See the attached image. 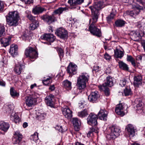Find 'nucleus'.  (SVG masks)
<instances>
[{
	"label": "nucleus",
	"instance_id": "obj_32",
	"mask_svg": "<svg viewBox=\"0 0 145 145\" xmlns=\"http://www.w3.org/2000/svg\"><path fill=\"white\" fill-rule=\"evenodd\" d=\"M119 66L120 68L122 70L127 71L129 70L128 65L122 61H120L118 62Z\"/></svg>",
	"mask_w": 145,
	"mask_h": 145
},
{
	"label": "nucleus",
	"instance_id": "obj_29",
	"mask_svg": "<svg viewBox=\"0 0 145 145\" xmlns=\"http://www.w3.org/2000/svg\"><path fill=\"white\" fill-rule=\"evenodd\" d=\"M135 102L136 104V107L137 108L136 110L138 112L141 110L142 108L143 104L141 99L140 98L136 99L135 100Z\"/></svg>",
	"mask_w": 145,
	"mask_h": 145
},
{
	"label": "nucleus",
	"instance_id": "obj_50",
	"mask_svg": "<svg viewBox=\"0 0 145 145\" xmlns=\"http://www.w3.org/2000/svg\"><path fill=\"white\" fill-rule=\"evenodd\" d=\"M13 118L14 121L15 123H17L19 122L20 119L17 114L16 113H15Z\"/></svg>",
	"mask_w": 145,
	"mask_h": 145
},
{
	"label": "nucleus",
	"instance_id": "obj_48",
	"mask_svg": "<svg viewBox=\"0 0 145 145\" xmlns=\"http://www.w3.org/2000/svg\"><path fill=\"white\" fill-rule=\"evenodd\" d=\"M46 116V114L45 113L38 114H37V118L40 120L44 119Z\"/></svg>",
	"mask_w": 145,
	"mask_h": 145
},
{
	"label": "nucleus",
	"instance_id": "obj_9",
	"mask_svg": "<svg viewBox=\"0 0 145 145\" xmlns=\"http://www.w3.org/2000/svg\"><path fill=\"white\" fill-rule=\"evenodd\" d=\"M133 8H134L133 10L127 12V14L132 16H133L134 15L138 14L140 11V10L142 9V7L137 4L135 5L133 4Z\"/></svg>",
	"mask_w": 145,
	"mask_h": 145
},
{
	"label": "nucleus",
	"instance_id": "obj_1",
	"mask_svg": "<svg viewBox=\"0 0 145 145\" xmlns=\"http://www.w3.org/2000/svg\"><path fill=\"white\" fill-rule=\"evenodd\" d=\"M6 22L10 26L15 27L18 24L20 19L19 13L16 11L10 12L6 16Z\"/></svg>",
	"mask_w": 145,
	"mask_h": 145
},
{
	"label": "nucleus",
	"instance_id": "obj_14",
	"mask_svg": "<svg viewBox=\"0 0 145 145\" xmlns=\"http://www.w3.org/2000/svg\"><path fill=\"white\" fill-rule=\"evenodd\" d=\"M62 113L65 118L68 119L72 117V112L67 106L62 109Z\"/></svg>",
	"mask_w": 145,
	"mask_h": 145
},
{
	"label": "nucleus",
	"instance_id": "obj_15",
	"mask_svg": "<svg viewBox=\"0 0 145 145\" xmlns=\"http://www.w3.org/2000/svg\"><path fill=\"white\" fill-rule=\"evenodd\" d=\"M41 38L43 40H46L50 42H53L56 39L55 37L51 34H44L41 36Z\"/></svg>",
	"mask_w": 145,
	"mask_h": 145
},
{
	"label": "nucleus",
	"instance_id": "obj_13",
	"mask_svg": "<svg viewBox=\"0 0 145 145\" xmlns=\"http://www.w3.org/2000/svg\"><path fill=\"white\" fill-rule=\"evenodd\" d=\"M113 81V78L110 76H108L106 77L105 83L103 84L102 85H100V87L101 88H104V86L111 87L114 85Z\"/></svg>",
	"mask_w": 145,
	"mask_h": 145
},
{
	"label": "nucleus",
	"instance_id": "obj_51",
	"mask_svg": "<svg viewBox=\"0 0 145 145\" xmlns=\"http://www.w3.org/2000/svg\"><path fill=\"white\" fill-rule=\"evenodd\" d=\"M124 105L125 104L124 103H119L116 105V107L118 108L119 109L123 110Z\"/></svg>",
	"mask_w": 145,
	"mask_h": 145
},
{
	"label": "nucleus",
	"instance_id": "obj_16",
	"mask_svg": "<svg viewBox=\"0 0 145 145\" xmlns=\"http://www.w3.org/2000/svg\"><path fill=\"white\" fill-rule=\"evenodd\" d=\"M24 66L21 64L18 63L16 64L14 68L13 71L17 75H20L24 68Z\"/></svg>",
	"mask_w": 145,
	"mask_h": 145
},
{
	"label": "nucleus",
	"instance_id": "obj_62",
	"mask_svg": "<svg viewBox=\"0 0 145 145\" xmlns=\"http://www.w3.org/2000/svg\"><path fill=\"white\" fill-rule=\"evenodd\" d=\"M84 105L83 103L81 102L80 103H79V107L81 108H82L83 107H84Z\"/></svg>",
	"mask_w": 145,
	"mask_h": 145
},
{
	"label": "nucleus",
	"instance_id": "obj_25",
	"mask_svg": "<svg viewBox=\"0 0 145 145\" xmlns=\"http://www.w3.org/2000/svg\"><path fill=\"white\" fill-rule=\"evenodd\" d=\"M72 122L73 125L76 131H78L80 125V121L78 118H72Z\"/></svg>",
	"mask_w": 145,
	"mask_h": 145
},
{
	"label": "nucleus",
	"instance_id": "obj_64",
	"mask_svg": "<svg viewBox=\"0 0 145 145\" xmlns=\"http://www.w3.org/2000/svg\"><path fill=\"white\" fill-rule=\"evenodd\" d=\"M75 145H84L83 144H82L80 142H77L75 143Z\"/></svg>",
	"mask_w": 145,
	"mask_h": 145
},
{
	"label": "nucleus",
	"instance_id": "obj_24",
	"mask_svg": "<svg viewBox=\"0 0 145 145\" xmlns=\"http://www.w3.org/2000/svg\"><path fill=\"white\" fill-rule=\"evenodd\" d=\"M11 37L9 36L8 38H3L0 39V41L2 46L6 47L10 44Z\"/></svg>",
	"mask_w": 145,
	"mask_h": 145
},
{
	"label": "nucleus",
	"instance_id": "obj_17",
	"mask_svg": "<svg viewBox=\"0 0 145 145\" xmlns=\"http://www.w3.org/2000/svg\"><path fill=\"white\" fill-rule=\"evenodd\" d=\"M98 91H96L91 92L88 96V100L91 102L95 103L98 97Z\"/></svg>",
	"mask_w": 145,
	"mask_h": 145
},
{
	"label": "nucleus",
	"instance_id": "obj_21",
	"mask_svg": "<svg viewBox=\"0 0 145 145\" xmlns=\"http://www.w3.org/2000/svg\"><path fill=\"white\" fill-rule=\"evenodd\" d=\"M133 83L135 86L138 87L142 84V77L140 75H136L134 77Z\"/></svg>",
	"mask_w": 145,
	"mask_h": 145
},
{
	"label": "nucleus",
	"instance_id": "obj_2",
	"mask_svg": "<svg viewBox=\"0 0 145 145\" xmlns=\"http://www.w3.org/2000/svg\"><path fill=\"white\" fill-rule=\"evenodd\" d=\"M89 78V76L86 73H83L80 75L77 80L76 86L80 89H84L86 87V83Z\"/></svg>",
	"mask_w": 145,
	"mask_h": 145
},
{
	"label": "nucleus",
	"instance_id": "obj_53",
	"mask_svg": "<svg viewBox=\"0 0 145 145\" xmlns=\"http://www.w3.org/2000/svg\"><path fill=\"white\" fill-rule=\"evenodd\" d=\"M25 4H30L33 2V0H20Z\"/></svg>",
	"mask_w": 145,
	"mask_h": 145
},
{
	"label": "nucleus",
	"instance_id": "obj_18",
	"mask_svg": "<svg viewBox=\"0 0 145 145\" xmlns=\"http://www.w3.org/2000/svg\"><path fill=\"white\" fill-rule=\"evenodd\" d=\"M107 115L108 113L106 110L101 109L98 114V116L100 120L105 121L107 120Z\"/></svg>",
	"mask_w": 145,
	"mask_h": 145
},
{
	"label": "nucleus",
	"instance_id": "obj_3",
	"mask_svg": "<svg viewBox=\"0 0 145 145\" xmlns=\"http://www.w3.org/2000/svg\"><path fill=\"white\" fill-rule=\"evenodd\" d=\"M96 19V20L92 18V19H90L89 24L90 25L89 26V30L93 35L99 37L101 36L102 34L101 30L95 25V24L97 22L98 18Z\"/></svg>",
	"mask_w": 145,
	"mask_h": 145
},
{
	"label": "nucleus",
	"instance_id": "obj_45",
	"mask_svg": "<svg viewBox=\"0 0 145 145\" xmlns=\"http://www.w3.org/2000/svg\"><path fill=\"white\" fill-rule=\"evenodd\" d=\"M22 37L23 40L25 41H29L31 38V37L29 35V33H24Z\"/></svg>",
	"mask_w": 145,
	"mask_h": 145
},
{
	"label": "nucleus",
	"instance_id": "obj_39",
	"mask_svg": "<svg viewBox=\"0 0 145 145\" xmlns=\"http://www.w3.org/2000/svg\"><path fill=\"white\" fill-rule=\"evenodd\" d=\"M10 94L11 96L14 98L16 97H18L19 94L17 92L13 87H11L10 89Z\"/></svg>",
	"mask_w": 145,
	"mask_h": 145
},
{
	"label": "nucleus",
	"instance_id": "obj_52",
	"mask_svg": "<svg viewBox=\"0 0 145 145\" xmlns=\"http://www.w3.org/2000/svg\"><path fill=\"white\" fill-rule=\"evenodd\" d=\"M100 70L101 69L99 66H95L93 67V71H95V72L96 73L100 71Z\"/></svg>",
	"mask_w": 145,
	"mask_h": 145
},
{
	"label": "nucleus",
	"instance_id": "obj_28",
	"mask_svg": "<svg viewBox=\"0 0 145 145\" xmlns=\"http://www.w3.org/2000/svg\"><path fill=\"white\" fill-rule=\"evenodd\" d=\"M84 0H69L68 2L71 6L73 7L77 5H80L84 2Z\"/></svg>",
	"mask_w": 145,
	"mask_h": 145
},
{
	"label": "nucleus",
	"instance_id": "obj_42",
	"mask_svg": "<svg viewBox=\"0 0 145 145\" xmlns=\"http://www.w3.org/2000/svg\"><path fill=\"white\" fill-rule=\"evenodd\" d=\"M116 13V12H115V10L114 11V10H112V12H111L110 14L106 18L107 21L108 22H110L114 18Z\"/></svg>",
	"mask_w": 145,
	"mask_h": 145
},
{
	"label": "nucleus",
	"instance_id": "obj_19",
	"mask_svg": "<svg viewBox=\"0 0 145 145\" xmlns=\"http://www.w3.org/2000/svg\"><path fill=\"white\" fill-rule=\"evenodd\" d=\"M128 134L130 137H133L135 135V131L133 126L131 124H128L125 128Z\"/></svg>",
	"mask_w": 145,
	"mask_h": 145
},
{
	"label": "nucleus",
	"instance_id": "obj_10",
	"mask_svg": "<svg viewBox=\"0 0 145 145\" xmlns=\"http://www.w3.org/2000/svg\"><path fill=\"white\" fill-rule=\"evenodd\" d=\"M55 34L60 38L65 39L68 36L67 31L64 29L60 28L55 32Z\"/></svg>",
	"mask_w": 145,
	"mask_h": 145
},
{
	"label": "nucleus",
	"instance_id": "obj_26",
	"mask_svg": "<svg viewBox=\"0 0 145 145\" xmlns=\"http://www.w3.org/2000/svg\"><path fill=\"white\" fill-rule=\"evenodd\" d=\"M36 102V99L31 97H27L25 103L26 105L29 107L31 106Z\"/></svg>",
	"mask_w": 145,
	"mask_h": 145
},
{
	"label": "nucleus",
	"instance_id": "obj_27",
	"mask_svg": "<svg viewBox=\"0 0 145 145\" xmlns=\"http://www.w3.org/2000/svg\"><path fill=\"white\" fill-rule=\"evenodd\" d=\"M71 85V82L67 80L63 81L62 82V85L63 87L68 90L71 89L72 88Z\"/></svg>",
	"mask_w": 145,
	"mask_h": 145
},
{
	"label": "nucleus",
	"instance_id": "obj_44",
	"mask_svg": "<svg viewBox=\"0 0 145 145\" xmlns=\"http://www.w3.org/2000/svg\"><path fill=\"white\" fill-rule=\"evenodd\" d=\"M124 93L126 96L131 95L132 93L130 87H127L125 88L124 90Z\"/></svg>",
	"mask_w": 145,
	"mask_h": 145
},
{
	"label": "nucleus",
	"instance_id": "obj_63",
	"mask_svg": "<svg viewBox=\"0 0 145 145\" xmlns=\"http://www.w3.org/2000/svg\"><path fill=\"white\" fill-rule=\"evenodd\" d=\"M139 112V113H144V114H145V108H144L143 109H141V110H140Z\"/></svg>",
	"mask_w": 145,
	"mask_h": 145
},
{
	"label": "nucleus",
	"instance_id": "obj_37",
	"mask_svg": "<svg viewBox=\"0 0 145 145\" xmlns=\"http://www.w3.org/2000/svg\"><path fill=\"white\" fill-rule=\"evenodd\" d=\"M114 52L115 56L116 57L121 58L124 55V54L122 51L118 50L117 49L114 50Z\"/></svg>",
	"mask_w": 145,
	"mask_h": 145
},
{
	"label": "nucleus",
	"instance_id": "obj_34",
	"mask_svg": "<svg viewBox=\"0 0 145 145\" xmlns=\"http://www.w3.org/2000/svg\"><path fill=\"white\" fill-rule=\"evenodd\" d=\"M125 23V22L122 20H118L115 21V24L117 27H121L123 26Z\"/></svg>",
	"mask_w": 145,
	"mask_h": 145
},
{
	"label": "nucleus",
	"instance_id": "obj_54",
	"mask_svg": "<svg viewBox=\"0 0 145 145\" xmlns=\"http://www.w3.org/2000/svg\"><path fill=\"white\" fill-rule=\"evenodd\" d=\"M105 58L107 60H109L111 58V57L106 52L104 55Z\"/></svg>",
	"mask_w": 145,
	"mask_h": 145
},
{
	"label": "nucleus",
	"instance_id": "obj_8",
	"mask_svg": "<svg viewBox=\"0 0 145 145\" xmlns=\"http://www.w3.org/2000/svg\"><path fill=\"white\" fill-rule=\"evenodd\" d=\"M110 133L108 135L111 139H114L119 135L120 129L116 127H112L110 129Z\"/></svg>",
	"mask_w": 145,
	"mask_h": 145
},
{
	"label": "nucleus",
	"instance_id": "obj_41",
	"mask_svg": "<svg viewBox=\"0 0 145 145\" xmlns=\"http://www.w3.org/2000/svg\"><path fill=\"white\" fill-rule=\"evenodd\" d=\"M99 89L101 90H103L104 91L105 95L106 96H108L110 94V91L109 89L107 87L104 86V88H100V86H98Z\"/></svg>",
	"mask_w": 145,
	"mask_h": 145
},
{
	"label": "nucleus",
	"instance_id": "obj_30",
	"mask_svg": "<svg viewBox=\"0 0 145 145\" xmlns=\"http://www.w3.org/2000/svg\"><path fill=\"white\" fill-rule=\"evenodd\" d=\"M39 24L38 21L35 20L32 21V23L30 24L29 29L31 30H33L38 27Z\"/></svg>",
	"mask_w": 145,
	"mask_h": 145
},
{
	"label": "nucleus",
	"instance_id": "obj_61",
	"mask_svg": "<svg viewBox=\"0 0 145 145\" xmlns=\"http://www.w3.org/2000/svg\"><path fill=\"white\" fill-rule=\"evenodd\" d=\"M130 62H131V64L133 66V67H135L136 66V63H135V59L132 61H131Z\"/></svg>",
	"mask_w": 145,
	"mask_h": 145
},
{
	"label": "nucleus",
	"instance_id": "obj_47",
	"mask_svg": "<svg viewBox=\"0 0 145 145\" xmlns=\"http://www.w3.org/2000/svg\"><path fill=\"white\" fill-rule=\"evenodd\" d=\"M5 28L4 25L0 24V37L3 36L5 34Z\"/></svg>",
	"mask_w": 145,
	"mask_h": 145
},
{
	"label": "nucleus",
	"instance_id": "obj_33",
	"mask_svg": "<svg viewBox=\"0 0 145 145\" xmlns=\"http://www.w3.org/2000/svg\"><path fill=\"white\" fill-rule=\"evenodd\" d=\"M66 8L60 7L57 9L55 10L53 12L52 14L54 16H56V15H60L63 12V11L66 10Z\"/></svg>",
	"mask_w": 145,
	"mask_h": 145
},
{
	"label": "nucleus",
	"instance_id": "obj_20",
	"mask_svg": "<svg viewBox=\"0 0 145 145\" xmlns=\"http://www.w3.org/2000/svg\"><path fill=\"white\" fill-rule=\"evenodd\" d=\"M18 46L17 45L13 44L10 45L9 52L13 57L18 54Z\"/></svg>",
	"mask_w": 145,
	"mask_h": 145
},
{
	"label": "nucleus",
	"instance_id": "obj_11",
	"mask_svg": "<svg viewBox=\"0 0 145 145\" xmlns=\"http://www.w3.org/2000/svg\"><path fill=\"white\" fill-rule=\"evenodd\" d=\"M41 18L45 22L49 24L54 22L56 20V17L54 16L52 14L51 15H44L41 17Z\"/></svg>",
	"mask_w": 145,
	"mask_h": 145
},
{
	"label": "nucleus",
	"instance_id": "obj_22",
	"mask_svg": "<svg viewBox=\"0 0 145 145\" xmlns=\"http://www.w3.org/2000/svg\"><path fill=\"white\" fill-rule=\"evenodd\" d=\"M10 127V125L7 122L3 121H0V129L4 132H6Z\"/></svg>",
	"mask_w": 145,
	"mask_h": 145
},
{
	"label": "nucleus",
	"instance_id": "obj_43",
	"mask_svg": "<svg viewBox=\"0 0 145 145\" xmlns=\"http://www.w3.org/2000/svg\"><path fill=\"white\" fill-rule=\"evenodd\" d=\"M31 139L35 142H37L39 140L38 133L37 132H35L34 134L31 136Z\"/></svg>",
	"mask_w": 145,
	"mask_h": 145
},
{
	"label": "nucleus",
	"instance_id": "obj_40",
	"mask_svg": "<svg viewBox=\"0 0 145 145\" xmlns=\"http://www.w3.org/2000/svg\"><path fill=\"white\" fill-rule=\"evenodd\" d=\"M93 132L97 133L98 132V129L97 128H94V127H91L90 129V130L88 132L87 134V136L88 137L91 136V135L92 134Z\"/></svg>",
	"mask_w": 145,
	"mask_h": 145
},
{
	"label": "nucleus",
	"instance_id": "obj_55",
	"mask_svg": "<svg viewBox=\"0 0 145 145\" xmlns=\"http://www.w3.org/2000/svg\"><path fill=\"white\" fill-rule=\"evenodd\" d=\"M126 81L125 79L120 80L119 84L122 87L124 86L126 84Z\"/></svg>",
	"mask_w": 145,
	"mask_h": 145
},
{
	"label": "nucleus",
	"instance_id": "obj_6",
	"mask_svg": "<svg viewBox=\"0 0 145 145\" xmlns=\"http://www.w3.org/2000/svg\"><path fill=\"white\" fill-rule=\"evenodd\" d=\"M98 116L93 113H91L87 118V123L93 127L95 126L97 124Z\"/></svg>",
	"mask_w": 145,
	"mask_h": 145
},
{
	"label": "nucleus",
	"instance_id": "obj_36",
	"mask_svg": "<svg viewBox=\"0 0 145 145\" xmlns=\"http://www.w3.org/2000/svg\"><path fill=\"white\" fill-rule=\"evenodd\" d=\"M115 112L118 115H120L121 116H123L127 112L126 110H125L126 112L124 111L123 110H122L119 108L116 107L115 109Z\"/></svg>",
	"mask_w": 145,
	"mask_h": 145
},
{
	"label": "nucleus",
	"instance_id": "obj_57",
	"mask_svg": "<svg viewBox=\"0 0 145 145\" xmlns=\"http://www.w3.org/2000/svg\"><path fill=\"white\" fill-rule=\"evenodd\" d=\"M55 89V86L54 84L50 85L49 88V89L51 91H53Z\"/></svg>",
	"mask_w": 145,
	"mask_h": 145
},
{
	"label": "nucleus",
	"instance_id": "obj_49",
	"mask_svg": "<svg viewBox=\"0 0 145 145\" xmlns=\"http://www.w3.org/2000/svg\"><path fill=\"white\" fill-rule=\"evenodd\" d=\"M57 51L60 58H62L64 55V52L63 50L61 48H59L57 49Z\"/></svg>",
	"mask_w": 145,
	"mask_h": 145
},
{
	"label": "nucleus",
	"instance_id": "obj_59",
	"mask_svg": "<svg viewBox=\"0 0 145 145\" xmlns=\"http://www.w3.org/2000/svg\"><path fill=\"white\" fill-rule=\"evenodd\" d=\"M4 8L3 3L2 2L0 1V11L3 10Z\"/></svg>",
	"mask_w": 145,
	"mask_h": 145
},
{
	"label": "nucleus",
	"instance_id": "obj_5",
	"mask_svg": "<svg viewBox=\"0 0 145 145\" xmlns=\"http://www.w3.org/2000/svg\"><path fill=\"white\" fill-rule=\"evenodd\" d=\"M25 54L27 57H29L31 59L36 58L38 56L37 52L31 47H28L25 49Z\"/></svg>",
	"mask_w": 145,
	"mask_h": 145
},
{
	"label": "nucleus",
	"instance_id": "obj_56",
	"mask_svg": "<svg viewBox=\"0 0 145 145\" xmlns=\"http://www.w3.org/2000/svg\"><path fill=\"white\" fill-rule=\"evenodd\" d=\"M134 59L131 56L127 55V60L129 62H131L134 60Z\"/></svg>",
	"mask_w": 145,
	"mask_h": 145
},
{
	"label": "nucleus",
	"instance_id": "obj_58",
	"mask_svg": "<svg viewBox=\"0 0 145 145\" xmlns=\"http://www.w3.org/2000/svg\"><path fill=\"white\" fill-rule=\"evenodd\" d=\"M6 83L5 82L2 80H0V86L3 87L5 86Z\"/></svg>",
	"mask_w": 145,
	"mask_h": 145
},
{
	"label": "nucleus",
	"instance_id": "obj_31",
	"mask_svg": "<svg viewBox=\"0 0 145 145\" xmlns=\"http://www.w3.org/2000/svg\"><path fill=\"white\" fill-rule=\"evenodd\" d=\"M44 10V8L40 6H36L32 10V12L35 14L41 13Z\"/></svg>",
	"mask_w": 145,
	"mask_h": 145
},
{
	"label": "nucleus",
	"instance_id": "obj_60",
	"mask_svg": "<svg viewBox=\"0 0 145 145\" xmlns=\"http://www.w3.org/2000/svg\"><path fill=\"white\" fill-rule=\"evenodd\" d=\"M7 112L8 113H10L12 112V109L9 107V106H8L7 107Z\"/></svg>",
	"mask_w": 145,
	"mask_h": 145
},
{
	"label": "nucleus",
	"instance_id": "obj_23",
	"mask_svg": "<svg viewBox=\"0 0 145 145\" xmlns=\"http://www.w3.org/2000/svg\"><path fill=\"white\" fill-rule=\"evenodd\" d=\"M54 96L52 95H50L47 96L45 98V102L48 106H52L53 105V99Z\"/></svg>",
	"mask_w": 145,
	"mask_h": 145
},
{
	"label": "nucleus",
	"instance_id": "obj_38",
	"mask_svg": "<svg viewBox=\"0 0 145 145\" xmlns=\"http://www.w3.org/2000/svg\"><path fill=\"white\" fill-rule=\"evenodd\" d=\"M31 13V12L28 10H27L25 12L26 17L29 20L32 22L35 20V17L32 16Z\"/></svg>",
	"mask_w": 145,
	"mask_h": 145
},
{
	"label": "nucleus",
	"instance_id": "obj_46",
	"mask_svg": "<svg viewBox=\"0 0 145 145\" xmlns=\"http://www.w3.org/2000/svg\"><path fill=\"white\" fill-rule=\"evenodd\" d=\"M42 82L44 84L47 85L52 82V78L49 76L46 79L43 80Z\"/></svg>",
	"mask_w": 145,
	"mask_h": 145
},
{
	"label": "nucleus",
	"instance_id": "obj_4",
	"mask_svg": "<svg viewBox=\"0 0 145 145\" xmlns=\"http://www.w3.org/2000/svg\"><path fill=\"white\" fill-rule=\"evenodd\" d=\"M103 3L101 1H99L95 2L93 6L89 7L91 11L92 17L95 20H96V18H98L99 11L103 7Z\"/></svg>",
	"mask_w": 145,
	"mask_h": 145
},
{
	"label": "nucleus",
	"instance_id": "obj_7",
	"mask_svg": "<svg viewBox=\"0 0 145 145\" xmlns=\"http://www.w3.org/2000/svg\"><path fill=\"white\" fill-rule=\"evenodd\" d=\"M67 71L69 76L71 77L77 73V66L74 63L71 62L67 67Z\"/></svg>",
	"mask_w": 145,
	"mask_h": 145
},
{
	"label": "nucleus",
	"instance_id": "obj_12",
	"mask_svg": "<svg viewBox=\"0 0 145 145\" xmlns=\"http://www.w3.org/2000/svg\"><path fill=\"white\" fill-rule=\"evenodd\" d=\"M23 138V136L20 132L17 131L15 132L14 137L12 138L13 143L14 144H19Z\"/></svg>",
	"mask_w": 145,
	"mask_h": 145
},
{
	"label": "nucleus",
	"instance_id": "obj_35",
	"mask_svg": "<svg viewBox=\"0 0 145 145\" xmlns=\"http://www.w3.org/2000/svg\"><path fill=\"white\" fill-rule=\"evenodd\" d=\"M88 114V112L86 109H84L83 110L79 112L78 114V116L82 118L85 117Z\"/></svg>",
	"mask_w": 145,
	"mask_h": 145
}]
</instances>
